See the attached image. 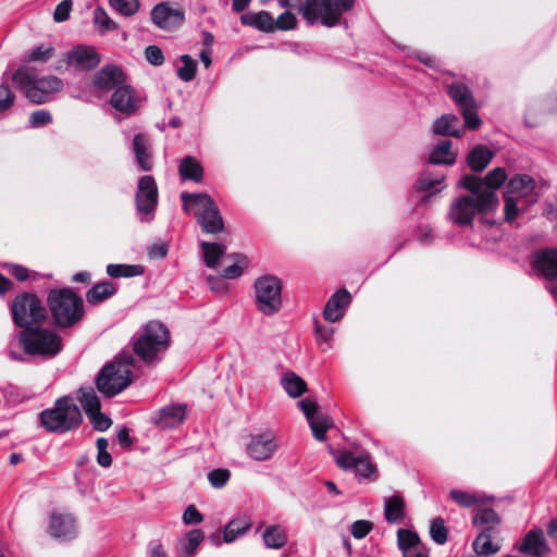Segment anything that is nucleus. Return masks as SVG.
I'll return each instance as SVG.
<instances>
[{
  "label": "nucleus",
  "mask_w": 557,
  "mask_h": 557,
  "mask_svg": "<svg viewBox=\"0 0 557 557\" xmlns=\"http://www.w3.org/2000/svg\"><path fill=\"white\" fill-rule=\"evenodd\" d=\"M48 534L61 542H70L77 536V519L71 512L51 511Z\"/></svg>",
  "instance_id": "17"
},
{
  "label": "nucleus",
  "mask_w": 557,
  "mask_h": 557,
  "mask_svg": "<svg viewBox=\"0 0 557 557\" xmlns=\"http://www.w3.org/2000/svg\"><path fill=\"white\" fill-rule=\"evenodd\" d=\"M263 541L267 547L277 549L286 544L287 534L282 527L271 525L265 529Z\"/></svg>",
  "instance_id": "40"
},
{
  "label": "nucleus",
  "mask_w": 557,
  "mask_h": 557,
  "mask_svg": "<svg viewBox=\"0 0 557 557\" xmlns=\"http://www.w3.org/2000/svg\"><path fill=\"white\" fill-rule=\"evenodd\" d=\"M308 422L314 438L318 441H324L326 431L333 426L332 419L323 413H319Z\"/></svg>",
  "instance_id": "45"
},
{
  "label": "nucleus",
  "mask_w": 557,
  "mask_h": 557,
  "mask_svg": "<svg viewBox=\"0 0 557 557\" xmlns=\"http://www.w3.org/2000/svg\"><path fill=\"white\" fill-rule=\"evenodd\" d=\"M47 306L53 324L59 329H71L85 317L83 298L70 287L50 289Z\"/></svg>",
  "instance_id": "3"
},
{
  "label": "nucleus",
  "mask_w": 557,
  "mask_h": 557,
  "mask_svg": "<svg viewBox=\"0 0 557 557\" xmlns=\"http://www.w3.org/2000/svg\"><path fill=\"white\" fill-rule=\"evenodd\" d=\"M458 116L444 114L433 123L432 129L435 135L461 137L462 132L458 128Z\"/></svg>",
  "instance_id": "31"
},
{
  "label": "nucleus",
  "mask_w": 557,
  "mask_h": 557,
  "mask_svg": "<svg viewBox=\"0 0 557 557\" xmlns=\"http://www.w3.org/2000/svg\"><path fill=\"white\" fill-rule=\"evenodd\" d=\"M186 213L193 214L205 233L218 234L224 230V221L214 200L205 193H182Z\"/></svg>",
  "instance_id": "6"
},
{
  "label": "nucleus",
  "mask_w": 557,
  "mask_h": 557,
  "mask_svg": "<svg viewBox=\"0 0 557 557\" xmlns=\"http://www.w3.org/2000/svg\"><path fill=\"white\" fill-rule=\"evenodd\" d=\"M110 5L124 16L134 15L139 9L138 0H109Z\"/></svg>",
  "instance_id": "52"
},
{
  "label": "nucleus",
  "mask_w": 557,
  "mask_h": 557,
  "mask_svg": "<svg viewBox=\"0 0 557 557\" xmlns=\"http://www.w3.org/2000/svg\"><path fill=\"white\" fill-rule=\"evenodd\" d=\"M233 257L235 258V262L223 270V276L225 278L239 277L243 274L245 267L247 265V258L245 256L234 255Z\"/></svg>",
  "instance_id": "53"
},
{
  "label": "nucleus",
  "mask_w": 557,
  "mask_h": 557,
  "mask_svg": "<svg viewBox=\"0 0 557 557\" xmlns=\"http://www.w3.org/2000/svg\"><path fill=\"white\" fill-rule=\"evenodd\" d=\"M493 531L482 530L473 541V550L479 556L488 557L499 552L500 545L492 541Z\"/></svg>",
  "instance_id": "33"
},
{
  "label": "nucleus",
  "mask_w": 557,
  "mask_h": 557,
  "mask_svg": "<svg viewBox=\"0 0 557 557\" xmlns=\"http://www.w3.org/2000/svg\"><path fill=\"white\" fill-rule=\"evenodd\" d=\"M169 329L160 321H149L132 337L134 355L148 367H156L170 347Z\"/></svg>",
  "instance_id": "1"
},
{
  "label": "nucleus",
  "mask_w": 557,
  "mask_h": 557,
  "mask_svg": "<svg viewBox=\"0 0 557 557\" xmlns=\"http://www.w3.org/2000/svg\"><path fill=\"white\" fill-rule=\"evenodd\" d=\"M230 476L231 473L226 469H215L208 474V479L211 485L218 488L224 486L227 483Z\"/></svg>",
  "instance_id": "58"
},
{
  "label": "nucleus",
  "mask_w": 557,
  "mask_h": 557,
  "mask_svg": "<svg viewBox=\"0 0 557 557\" xmlns=\"http://www.w3.org/2000/svg\"><path fill=\"white\" fill-rule=\"evenodd\" d=\"M351 302V295L345 289H338L326 302L323 317L329 322L339 321Z\"/></svg>",
  "instance_id": "21"
},
{
  "label": "nucleus",
  "mask_w": 557,
  "mask_h": 557,
  "mask_svg": "<svg viewBox=\"0 0 557 557\" xmlns=\"http://www.w3.org/2000/svg\"><path fill=\"white\" fill-rule=\"evenodd\" d=\"M322 0H307L302 9V16L310 24L321 21Z\"/></svg>",
  "instance_id": "51"
},
{
  "label": "nucleus",
  "mask_w": 557,
  "mask_h": 557,
  "mask_svg": "<svg viewBox=\"0 0 557 557\" xmlns=\"http://www.w3.org/2000/svg\"><path fill=\"white\" fill-rule=\"evenodd\" d=\"M397 537L399 548L403 550L404 555L407 550L413 548L418 549L421 547L418 534L410 530L399 529L397 532Z\"/></svg>",
  "instance_id": "48"
},
{
  "label": "nucleus",
  "mask_w": 557,
  "mask_h": 557,
  "mask_svg": "<svg viewBox=\"0 0 557 557\" xmlns=\"http://www.w3.org/2000/svg\"><path fill=\"white\" fill-rule=\"evenodd\" d=\"M145 58L148 63L154 66H160L164 62V55L162 50L154 45L148 46L145 49Z\"/></svg>",
  "instance_id": "60"
},
{
  "label": "nucleus",
  "mask_w": 557,
  "mask_h": 557,
  "mask_svg": "<svg viewBox=\"0 0 557 557\" xmlns=\"http://www.w3.org/2000/svg\"><path fill=\"white\" fill-rule=\"evenodd\" d=\"M15 101V95L8 85H0V113L10 109Z\"/></svg>",
  "instance_id": "59"
},
{
  "label": "nucleus",
  "mask_w": 557,
  "mask_h": 557,
  "mask_svg": "<svg viewBox=\"0 0 557 557\" xmlns=\"http://www.w3.org/2000/svg\"><path fill=\"white\" fill-rule=\"evenodd\" d=\"M519 552L533 557H544L549 553V546L541 529L528 532L522 543L518 546Z\"/></svg>",
  "instance_id": "23"
},
{
  "label": "nucleus",
  "mask_w": 557,
  "mask_h": 557,
  "mask_svg": "<svg viewBox=\"0 0 557 557\" xmlns=\"http://www.w3.org/2000/svg\"><path fill=\"white\" fill-rule=\"evenodd\" d=\"M498 205V198L495 191L484 190L473 196L458 197L449 208V220L459 225H471L476 214H484L494 210Z\"/></svg>",
  "instance_id": "7"
},
{
  "label": "nucleus",
  "mask_w": 557,
  "mask_h": 557,
  "mask_svg": "<svg viewBox=\"0 0 557 557\" xmlns=\"http://www.w3.org/2000/svg\"><path fill=\"white\" fill-rule=\"evenodd\" d=\"M135 203L137 212L143 215L140 220L143 222L151 221L152 216L150 215L158 205V186L151 175H144L139 178Z\"/></svg>",
  "instance_id": "13"
},
{
  "label": "nucleus",
  "mask_w": 557,
  "mask_h": 557,
  "mask_svg": "<svg viewBox=\"0 0 557 557\" xmlns=\"http://www.w3.org/2000/svg\"><path fill=\"white\" fill-rule=\"evenodd\" d=\"M22 350L29 356L54 357L62 349V338L53 330L41 326L25 327L18 335Z\"/></svg>",
  "instance_id": "8"
},
{
  "label": "nucleus",
  "mask_w": 557,
  "mask_h": 557,
  "mask_svg": "<svg viewBox=\"0 0 557 557\" xmlns=\"http://www.w3.org/2000/svg\"><path fill=\"white\" fill-rule=\"evenodd\" d=\"M125 82V74L120 66L106 65L98 71L94 77V85L100 90L109 91L123 86Z\"/></svg>",
  "instance_id": "19"
},
{
  "label": "nucleus",
  "mask_w": 557,
  "mask_h": 557,
  "mask_svg": "<svg viewBox=\"0 0 557 557\" xmlns=\"http://www.w3.org/2000/svg\"><path fill=\"white\" fill-rule=\"evenodd\" d=\"M92 426L100 432L108 430L112 421L111 419L101 412V409L87 416Z\"/></svg>",
  "instance_id": "56"
},
{
  "label": "nucleus",
  "mask_w": 557,
  "mask_h": 557,
  "mask_svg": "<svg viewBox=\"0 0 557 557\" xmlns=\"http://www.w3.org/2000/svg\"><path fill=\"white\" fill-rule=\"evenodd\" d=\"M459 185L466 189H468L473 197H476V195L484 191L485 188H483L484 184L483 181L475 175H465L460 182Z\"/></svg>",
  "instance_id": "54"
},
{
  "label": "nucleus",
  "mask_w": 557,
  "mask_h": 557,
  "mask_svg": "<svg viewBox=\"0 0 557 557\" xmlns=\"http://www.w3.org/2000/svg\"><path fill=\"white\" fill-rule=\"evenodd\" d=\"M240 22L244 25L255 27L256 29L264 33L274 32V18L267 11H260L258 13L248 12L242 14Z\"/></svg>",
  "instance_id": "27"
},
{
  "label": "nucleus",
  "mask_w": 557,
  "mask_h": 557,
  "mask_svg": "<svg viewBox=\"0 0 557 557\" xmlns=\"http://www.w3.org/2000/svg\"><path fill=\"white\" fill-rule=\"evenodd\" d=\"M297 23V18L295 14L289 11L283 12L275 21H274V30L278 29L282 32L290 30L295 27Z\"/></svg>",
  "instance_id": "55"
},
{
  "label": "nucleus",
  "mask_w": 557,
  "mask_h": 557,
  "mask_svg": "<svg viewBox=\"0 0 557 557\" xmlns=\"http://www.w3.org/2000/svg\"><path fill=\"white\" fill-rule=\"evenodd\" d=\"M116 290V286L110 281L99 282L87 292L86 299L90 305H98L111 298Z\"/></svg>",
  "instance_id": "34"
},
{
  "label": "nucleus",
  "mask_w": 557,
  "mask_h": 557,
  "mask_svg": "<svg viewBox=\"0 0 557 557\" xmlns=\"http://www.w3.org/2000/svg\"><path fill=\"white\" fill-rule=\"evenodd\" d=\"M111 106L119 112L126 115L135 113L139 108V100L131 86L123 85L117 87L111 96Z\"/></svg>",
  "instance_id": "20"
},
{
  "label": "nucleus",
  "mask_w": 557,
  "mask_h": 557,
  "mask_svg": "<svg viewBox=\"0 0 557 557\" xmlns=\"http://www.w3.org/2000/svg\"><path fill=\"white\" fill-rule=\"evenodd\" d=\"M135 363V356L131 351L123 350L100 370L96 376L97 389L106 397L122 393L132 383L131 367Z\"/></svg>",
  "instance_id": "4"
},
{
  "label": "nucleus",
  "mask_w": 557,
  "mask_h": 557,
  "mask_svg": "<svg viewBox=\"0 0 557 557\" xmlns=\"http://www.w3.org/2000/svg\"><path fill=\"white\" fill-rule=\"evenodd\" d=\"M341 469L354 470L359 481H375L377 479L376 466L371 461L369 454L355 455L351 451H339L335 457Z\"/></svg>",
  "instance_id": "12"
},
{
  "label": "nucleus",
  "mask_w": 557,
  "mask_h": 557,
  "mask_svg": "<svg viewBox=\"0 0 557 557\" xmlns=\"http://www.w3.org/2000/svg\"><path fill=\"white\" fill-rule=\"evenodd\" d=\"M384 517L388 523H400L405 518V500L400 495L385 498Z\"/></svg>",
  "instance_id": "30"
},
{
  "label": "nucleus",
  "mask_w": 557,
  "mask_h": 557,
  "mask_svg": "<svg viewBox=\"0 0 557 557\" xmlns=\"http://www.w3.org/2000/svg\"><path fill=\"white\" fill-rule=\"evenodd\" d=\"M472 523L475 528L494 531L502 523L499 515L483 500L474 510Z\"/></svg>",
  "instance_id": "24"
},
{
  "label": "nucleus",
  "mask_w": 557,
  "mask_h": 557,
  "mask_svg": "<svg viewBox=\"0 0 557 557\" xmlns=\"http://www.w3.org/2000/svg\"><path fill=\"white\" fill-rule=\"evenodd\" d=\"M281 384L293 398L299 397L307 392L306 382L294 372L285 373L281 379Z\"/></svg>",
  "instance_id": "36"
},
{
  "label": "nucleus",
  "mask_w": 557,
  "mask_h": 557,
  "mask_svg": "<svg viewBox=\"0 0 557 557\" xmlns=\"http://www.w3.org/2000/svg\"><path fill=\"white\" fill-rule=\"evenodd\" d=\"M507 180V174L505 169L503 168H496L488 172L483 180V184L486 186L484 190H492L494 191L498 187H500L505 181Z\"/></svg>",
  "instance_id": "50"
},
{
  "label": "nucleus",
  "mask_w": 557,
  "mask_h": 557,
  "mask_svg": "<svg viewBox=\"0 0 557 557\" xmlns=\"http://www.w3.org/2000/svg\"><path fill=\"white\" fill-rule=\"evenodd\" d=\"M520 200L513 198V196L505 195V219H506V221L511 222L518 216V214H519L518 202Z\"/></svg>",
  "instance_id": "63"
},
{
  "label": "nucleus",
  "mask_w": 557,
  "mask_h": 557,
  "mask_svg": "<svg viewBox=\"0 0 557 557\" xmlns=\"http://www.w3.org/2000/svg\"><path fill=\"white\" fill-rule=\"evenodd\" d=\"M132 150L135 154L136 164L144 172L153 168L151 143L146 134H136L133 138Z\"/></svg>",
  "instance_id": "22"
},
{
  "label": "nucleus",
  "mask_w": 557,
  "mask_h": 557,
  "mask_svg": "<svg viewBox=\"0 0 557 557\" xmlns=\"http://www.w3.org/2000/svg\"><path fill=\"white\" fill-rule=\"evenodd\" d=\"M280 445L272 431L250 434L246 444L247 455L256 461L270 460L277 451Z\"/></svg>",
  "instance_id": "16"
},
{
  "label": "nucleus",
  "mask_w": 557,
  "mask_h": 557,
  "mask_svg": "<svg viewBox=\"0 0 557 557\" xmlns=\"http://www.w3.org/2000/svg\"><path fill=\"white\" fill-rule=\"evenodd\" d=\"M450 498L461 507H473L475 508L484 500V497L478 493L451 490L449 492Z\"/></svg>",
  "instance_id": "42"
},
{
  "label": "nucleus",
  "mask_w": 557,
  "mask_h": 557,
  "mask_svg": "<svg viewBox=\"0 0 557 557\" xmlns=\"http://www.w3.org/2000/svg\"><path fill=\"white\" fill-rule=\"evenodd\" d=\"M54 55V48L50 44H41L29 51L23 58L26 63H46Z\"/></svg>",
  "instance_id": "39"
},
{
  "label": "nucleus",
  "mask_w": 557,
  "mask_h": 557,
  "mask_svg": "<svg viewBox=\"0 0 557 557\" xmlns=\"http://www.w3.org/2000/svg\"><path fill=\"white\" fill-rule=\"evenodd\" d=\"M531 265L549 282L548 290L557 298V249L535 251L531 257Z\"/></svg>",
  "instance_id": "15"
},
{
  "label": "nucleus",
  "mask_w": 557,
  "mask_h": 557,
  "mask_svg": "<svg viewBox=\"0 0 557 557\" xmlns=\"http://www.w3.org/2000/svg\"><path fill=\"white\" fill-rule=\"evenodd\" d=\"M40 425L49 433L65 434L76 430L83 422L81 409L72 396L59 397L51 408L39 414Z\"/></svg>",
  "instance_id": "5"
},
{
  "label": "nucleus",
  "mask_w": 557,
  "mask_h": 557,
  "mask_svg": "<svg viewBox=\"0 0 557 557\" xmlns=\"http://www.w3.org/2000/svg\"><path fill=\"white\" fill-rule=\"evenodd\" d=\"M12 81L24 97L35 104L53 101L63 90L64 83L55 75L39 77L34 67L21 65L12 75Z\"/></svg>",
  "instance_id": "2"
},
{
  "label": "nucleus",
  "mask_w": 557,
  "mask_h": 557,
  "mask_svg": "<svg viewBox=\"0 0 557 557\" xmlns=\"http://www.w3.org/2000/svg\"><path fill=\"white\" fill-rule=\"evenodd\" d=\"M372 530V523L367 520H357L351 525V534L355 539H363Z\"/></svg>",
  "instance_id": "64"
},
{
  "label": "nucleus",
  "mask_w": 557,
  "mask_h": 557,
  "mask_svg": "<svg viewBox=\"0 0 557 557\" xmlns=\"http://www.w3.org/2000/svg\"><path fill=\"white\" fill-rule=\"evenodd\" d=\"M205 533L200 529H193L186 533L183 546V557H191L196 554L198 546L203 542Z\"/></svg>",
  "instance_id": "44"
},
{
  "label": "nucleus",
  "mask_w": 557,
  "mask_h": 557,
  "mask_svg": "<svg viewBox=\"0 0 557 557\" xmlns=\"http://www.w3.org/2000/svg\"><path fill=\"white\" fill-rule=\"evenodd\" d=\"M107 273L113 278L134 277L144 273V267L139 264H108Z\"/></svg>",
  "instance_id": "41"
},
{
  "label": "nucleus",
  "mask_w": 557,
  "mask_h": 557,
  "mask_svg": "<svg viewBox=\"0 0 557 557\" xmlns=\"http://www.w3.org/2000/svg\"><path fill=\"white\" fill-rule=\"evenodd\" d=\"M321 23L325 26H334L341 16L337 0H322Z\"/></svg>",
  "instance_id": "43"
},
{
  "label": "nucleus",
  "mask_w": 557,
  "mask_h": 557,
  "mask_svg": "<svg viewBox=\"0 0 557 557\" xmlns=\"http://www.w3.org/2000/svg\"><path fill=\"white\" fill-rule=\"evenodd\" d=\"M94 24L98 32H115L117 24L108 15L104 9L98 7L94 10Z\"/></svg>",
  "instance_id": "47"
},
{
  "label": "nucleus",
  "mask_w": 557,
  "mask_h": 557,
  "mask_svg": "<svg viewBox=\"0 0 557 557\" xmlns=\"http://www.w3.org/2000/svg\"><path fill=\"white\" fill-rule=\"evenodd\" d=\"M447 92L459 108L465 125L469 129H475L481 124V119L478 115V107L470 89L461 83H453L448 86Z\"/></svg>",
  "instance_id": "11"
},
{
  "label": "nucleus",
  "mask_w": 557,
  "mask_h": 557,
  "mask_svg": "<svg viewBox=\"0 0 557 557\" xmlns=\"http://www.w3.org/2000/svg\"><path fill=\"white\" fill-rule=\"evenodd\" d=\"M76 398L87 416L101 409L99 397L90 386L79 387L76 392Z\"/></svg>",
  "instance_id": "35"
},
{
  "label": "nucleus",
  "mask_w": 557,
  "mask_h": 557,
  "mask_svg": "<svg viewBox=\"0 0 557 557\" xmlns=\"http://www.w3.org/2000/svg\"><path fill=\"white\" fill-rule=\"evenodd\" d=\"M73 9L72 0H62L53 12V20L57 23H62L69 20Z\"/></svg>",
  "instance_id": "57"
},
{
  "label": "nucleus",
  "mask_w": 557,
  "mask_h": 557,
  "mask_svg": "<svg viewBox=\"0 0 557 557\" xmlns=\"http://www.w3.org/2000/svg\"><path fill=\"white\" fill-rule=\"evenodd\" d=\"M535 188V181L527 175H517L512 177L508 185L505 195L513 196L516 199L528 197Z\"/></svg>",
  "instance_id": "26"
},
{
  "label": "nucleus",
  "mask_w": 557,
  "mask_h": 557,
  "mask_svg": "<svg viewBox=\"0 0 557 557\" xmlns=\"http://www.w3.org/2000/svg\"><path fill=\"white\" fill-rule=\"evenodd\" d=\"M183 522L186 525L199 524L203 521L202 513L196 508L195 505H189L186 507L183 513Z\"/></svg>",
  "instance_id": "61"
},
{
  "label": "nucleus",
  "mask_w": 557,
  "mask_h": 557,
  "mask_svg": "<svg viewBox=\"0 0 557 557\" xmlns=\"http://www.w3.org/2000/svg\"><path fill=\"white\" fill-rule=\"evenodd\" d=\"M52 121V115L47 110L34 111L29 116V123L32 127H40L48 125Z\"/></svg>",
  "instance_id": "62"
},
{
  "label": "nucleus",
  "mask_w": 557,
  "mask_h": 557,
  "mask_svg": "<svg viewBox=\"0 0 557 557\" xmlns=\"http://www.w3.org/2000/svg\"><path fill=\"white\" fill-rule=\"evenodd\" d=\"M200 247L203 252L205 263L208 268H215L221 257L226 251V246L219 243L201 242Z\"/></svg>",
  "instance_id": "38"
},
{
  "label": "nucleus",
  "mask_w": 557,
  "mask_h": 557,
  "mask_svg": "<svg viewBox=\"0 0 557 557\" xmlns=\"http://www.w3.org/2000/svg\"><path fill=\"white\" fill-rule=\"evenodd\" d=\"M430 536L431 539L440 545H443L448 540V530L445 527V521L443 518L437 517L432 520L430 525Z\"/></svg>",
  "instance_id": "49"
},
{
  "label": "nucleus",
  "mask_w": 557,
  "mask_h": 557,
  "mask_svg": "<svg viewBox=\"0 0 557 557\" xmlns=\"http://www.w3.org/2000/svg\"><path fill=\"white\" fill-rule=\"evenodd\" d=\"M251 528V520L247 516H238L231 520L224 528L223 541L225 543H233L242 537Z\"/></svg>",
  "instance_id": "28"
},
{
  "label": "nucleus",
  "mask_w": 557,
  "mask_h": 557,
  "mask_svg": "<svg viewBox=\"0 0 557 557\" xmlns=\"http://www.w3.org/2000/svg\"><path fill=\"white\" fill-rule=\"evenodd\" d=\"M11 314L16 326L28 327L40 325L47 318L46 307L34 293H22L11 304Z\"/></svg>",
  "instance_id": "9"
},
{
  "label": "nucleus",
  "mask_w": 557,
  "mask_h": 557,
  "mask_svg": "<svg viewBox=\"0 0 557 557\" xmlns=\"http://www.w3.org/2000/svg\"><path fill=\"white\" fill-rule=\"evenodd\" d=\"M65 61L81 70H91L100 63V57L92 47L76 46L67 52Z\"/></svg>",
  "instance_id": "18"
},
{
  "label": "nucleus",
  "mask_w": 557,
  "mask_h": 557,
  "mask_svg": "<svg viewBox=\"0 0 557 557\" xmlns=\"http://www.w3.org/2000/svg\"><path fill=\"white\" fill-rule=\"evenodd\" d=\"M178 174L182 181L200 183L203 178V168L194 157H185L181 160Z\"/></svg>",
  "instance_id": "29"
},
{
  "label": "nucleus",
  "mask_w": 557,
  "mask_h": 557,
  "mask_svg": "<svg viewBox=\"0 0 557 557\" xmlns=\"http://www.w3.org/2000/svg\"><path fill=\"white\" fill-rule=\"evenodd\" d=\"M152 23L162 30L175 32L186 20L185 10L177 4L160 2L150 12Z\"/></svg>",
  "instance_id": "14"
},
{
  "label": "nucleus",
  "mask_w": 557,
  "mask_h": 557,
  "mask_svg": "<svg viewBox=\"0 0 557 557\" xmlns=\"http://www.w3.org/2000/svg\"><path fill=\"white\" fill-rule=\"evenodd\" d=\"M457 154L451 151V141H441L430 156V163L451 165L456 161Z\"/></svg>",
  "instance_id": "37"
},
{
  "label": "nucleus",
  "mask_w": 557,
  "mask_h": 557,
  "mask_svg": "<svg viewBox=\"0 0 557 557\" xmlns=\"http://www.w3.org/2000/svg\"><path fill=\"white\" fill-rule=\"evenodd\" d=\"M180 61L182 66L176 70L177 77L186 83L193 81L197 73V62L189 54H182Z\"/></svg>",
  "instance_id": "46"
},
{
  "label": "nucleus",
  "mask_w": 557,
  "mask_h": 557,
  "mask_svg": "<svg viewBox=\"0 0 557 557\" xmlns=\"http://www.w3.org/2000/svg\"><path fill=\"white\" fill-rule=\"evenodd\" d=\"M494 157V152L483 145L475 146L468 154L467 162L474 172L483 171Z\"/></svg>",
  "instance_id": "32"
},
{
  "label": "nucleus",
  "mask_w": 557,
  "mask_h": 557,
  "mask_svg": "<svg viewBox=\"0 0 557 557\" xmlns=\"http://www.w3.org/2000/svg\"><path fill=\"white\" fill-rule=\"evenodd\" d=\"M282 282L273 275H262L253 284L255 304L258 311L273 315L282 308Z\"/></svg>",
  "instance_id": "10"
},
{
  "label": "nucleus",
  "mask_w": 557,
  "mask_h": 557,
  "mask_svg": "<svg viewBox=\"0 0 557 557\" xmlns=\"http://www.w3.org/2000/svg\"><path fill=\"white\" fill-rule=\"evenodd\" d=\"M186 416L184 405H170L159 411L156 423L162 429H171L181 424Z\"/></svg>",
  "instance_id": "25"
}]
</instances>
